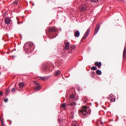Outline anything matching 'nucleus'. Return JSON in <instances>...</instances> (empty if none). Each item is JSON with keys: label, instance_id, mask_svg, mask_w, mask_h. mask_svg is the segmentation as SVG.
<instances>
[{"label": "nucleus", "instance_id": "1", "mask_svg": "<svg viewBox=\"0 0 126 126\" xmlns=\"http://www.w3.org/2000/svg\"><path fill=\"white\" fill-rule=\"evenodd\" d=\"M87 107L86 106H84L83 107L82 109L80 110L79 114H82L83 116H86L88 113L87 111Z\"/></svg>", "mask_w": 126, "mask_h": 126}, {"label": "nucleus", "instance_id": "2", "mask_svg": "<svg viewBox=\"0 0 126 126\" xmlns=\"http://www.w3.org/2000/svg\"><path fill=\"white\" fill-rule=\"evenodd\" d=\"M74 50H75V45H71L70 48H69L68 53L69 54H72V53L74 52Z\"/></svg>", "mask_w": 126, "mask_h": 126}, {"label": "nucleus", "instance_id": "3", "mask_svg": "<svg viewBox=\"0 0 126 126\" xmlns=\"http://www.w3.org/2000/svg\"><path fill=\"white\" fill-rule=\"evenodd\" d=\"M79 9L80 11H85L87 9V5H81L79 6Z\"/></svg>", "mask_w": 126, "mask_h": 126}, {"label": "nucleus", "instance_id": "4", "mask_svg": "<svg viewBox=\"0 0 126 126\" xmlns=\"http://www.w3.org/2000/svg\"><path fill=\"white\" fill-rule=\"evenodd\" d=\"M90 32V29H88L87 31H86V33H85L84 36L82 38V41L85 40L86 38H87V36H88V34Z\"/></svg>", "mask_w": 126, "mask_h": 126}, {"label": "nucleus", "instance_id": "5", "mask_svg": "<svg viewBox=\"0 0 126 126\" xmlns=\"http://www.w3.org/2000/svg\"><path fill=\"white\" fill-rule=\"evenodd\" d=\"M99 29H100V24L99 23H98L96 25V26L95 30H94V35H96V34H97V33H98V31H99Z\"/></svg>", "mask_w": 126, "mask_h": 126}, {"label": "nucleus", "instance_id": "6", "mask_svg": "<svg viewBox=\"0 0 126 126\" xmlns=\"http://www.w3.org/2000/svg\"><path fill=\"white\" fill-rule=\"evenodd\" d=\"M64 43L65 44V46H64V50H69V42H65V41H64Z\"/></svg>", "mask_w": 126, "mask_h": 126}, {"label": "nucleus", "instance_id": "7", "mask_svg": "<svg viewBox=\"0 0 126 126\" xmlns=\"http://www.w3.org/2000/svg\"><path fill=\"white\" fill-rule=\"evenodd\" d=\"M48 32L49 33H52V32H57V30L55 28H49Z\"/></svg>", "mask_w": 126, "mask_h": 126}, {"label": "nucleus", "instance_id": "8", "mask_svg": "<svg viewBox=\"0 0 126 126\" xmlns=\"http://www.w3.org/2000/svg\"><path fill=\"white\" fill-rule=\"evenodd\" d=\"M94 65L95 66H97L98 68H101V66H102V63L101 62H96L94 63Z\"/></svg>", "mask_w": 126, "mask_h": 126}, {"label": "nucleus", "instance_id": "9", "mask_svg": "<svg viewBox=\"0 0 126 126\" xmlns=\"http://www.w3.org/2000/svg\"><path fill=\"white\" fill-rule=\"evenodd\" d=\"M4 22L6 24H9V23H10V19L8 18H6L5 19Z\"/></svg>", "mask_w": 126, "mask_h": 126}, {"label": "nucleus", "instance_id": "10", "mask_svg": "<svg viewBox=\"0 0 126 126\" xmlns=\"http://www.w3.org/2000/svg\"><path fill=\"white\" fill-rule=\"evenodd\" d=\"M9 92H10V89L9 87L8 89H6L5 91V95H8V94H9Z\"/></svg>", "mask_w": 126, "mask_h": 126}, {"label": "nucleus", "instance_id": "11", "mask_svg": "<svg viewBox=\"0 0 126 126\" xmlns=\"http://www.w3.org/2000/svg\"><path fill=\"white\" fill-rule=\"evenodd\" d=\"M80 35V32H79V31H76L74 33L75 37H79Z\"/></svg>", "mask_w": 126, "mask_h": 126}, {"label": "nucleus", "instance_id": "12", "mask_svg": "<svg viewBox=\"0 0 126 126\" xmlns=\"http://www.w3.org/2000/svg\"><path fill=\"white\" fill-rule=\"evenodd\" d=\"M76 105V103L75 102H71L69 104H68V106H71V107H74Z\"/></svg>", "mask_w": 126, "mask_h": 126}, {"label": "nucleus", "instance_id": "13", "mask_svg": "<svg viewBox=\"0 0 126 126\" xmlns=\"http://www.w3.org/2000/svg\"><path fill=\"white\" fill-rule=\"evenodd\" d=\"M126 57V47H125L124 50L123 51V59H125Z\"/></svg>", "mask_w": 126, "mask_h": 126}, {"label": "nucleus", "instance_id": "14", "mask_svg": "<svg viewBox=\"0 0 126 126\" xmlns=\"http://www.w3.org/2000/svg\"><path fill=\"white\" fill-rule=\"evenodd\" d=\"M60 74H61V71L60 70H58L55 73V76H59Z\"/></svg>", "mask_w": 126, "mask_h": 126}, {"label": "nucleus", "instance_id": "15", "mask_svg": "<svg viewBox=\"0 0 126 126\" xmlns=\"http://www.w3.org/2000/svg\"><path fill=\"white\" fill-rule=\"evenodd\" d=\"M40 89H41V87H40V86H38L37 87L34 88V91H39Z\"/></svg>", "mask_w": 126, "mask_h": 126}, {"label": "nucleus", "instance_id": "16", "mask_svg": "<svg viewBox=\"0 0 126 126\" xmlns=\"http://www.w3.org/2000/svg\"><path fill=\"white\" fill-rule=\"evenodd\" d=\"M96 74H98V75H101V74H102V71L100 70H97L96 71Z\"/></svg>", "mask_w": 126, "mask_h": 126}, {"label": "nucleus", "instance_id": "17", "mask_svg": "<svg viewBox=\"0 0 126 126\" xmlns=\"http://www.w3.org/2000/svg\"><path fill=\"white\" fill-rule=\"evenodd\" d=\"M19 86L20 88H23V87H24V84L22 82L20 83L19 84Z\"/></svg>", "mask_w": 126, "mask_h": 126}, {"label": "nucleus", "instance_id": "18", "mask_svg": "<svg viewBox=\"0 0 126 126\" xmlns=\"http://www.w3.org/2000/svg\"><path fill=\"white\" fill-rule=\"evenodd\" d=\"M48 37L49 39H54V38H56V36H53V34H49Z\"/></svg>", "mask_w": 126, "mask_h": 126}, {"label": "nucleus", "instance_id": "19", "mask_svg": "<svg viewBox=\"0 0 126 126\" xmlns=\"http://www.w3.org/2000/svg\"><path fill=\"white\" fill-rule=\"evenodd\" d=\"M62 108H63V109H65V107H66V104L63 103L61 105Z\"/></svg>", "mask_w": 126, "mask_h": 126}, {"label": "nucleus", "instance_id": "20", "mask_svg": "<svg viewBox=\"0 0 126 126\" xmlns=\"http://www.w3.org/2000/svg\"><path fill=\"white\" fill-rule=\"evenodd\" d=\"M95 75V72H91V77H94V75Z\"/></svg>", "mask_w": 126, "mask_h": 126}, {"label": "nucleus", "instance_id": "21", "mask_svg": "<svg viewBox=\"0 0 126 126\" xmlns=\"http://www.w3.org/2000/svg\"><path fill=\"white\" fill-rule=\"evenodd\" d=\"M91 68H92V70H96L97 69V67L92 66Z\"/></svg>", "mask_w": 126, "mask_h": 126}, {"label": "nucleus", "instance_id": "22", "mask_svg": "<svg viewBox=\"0 0 126 126\" xmlns=\"http://www.w3.org/2000/svg\"><path fill=\"white\" fill-rule=\"evenodd\" d=\"M34 83L35 84V85H36V86H39L40 85V84L36 81H34Z\"/></svg>", "mask_w": 126, "mask_h": 126}, {"label": "nucleus", "instance_id": "23", "mask_svg": "<svg viewBox=\"0 0 126 126\" xmlns=\"http://www.w3.org/2000/svg\"><path fill=\"white\" fill-rule=\"evenodd\" d=\"M1 126H4V123H3V119H1Z\"/></svg>", "mask_w": 126, "mask_h": 126}, {"label": "nucleus", "instance_id": "24", "mask_svg": "<svg viewBox=\"0 0 126 126\" xmlns=\"http://www.w3.org/2000/svg\"><path fill=\"white\" fill-rule=\"evenodd\" d=\"M28 44L29 46V48H31L32 46H33V43H28Z\"/></svg>", "mask_w": 126, "mask_h": 126}, {"label": "nucleus", "instance_id": "25", "mask_svg": "<svg viewBox=\"0 0 126 126\" xmlns=\"http://www.w3.org/2000/svg\"><path fill=\"white\" fill-rule=\"evenodd\" d=\"M90 1L92 2H97L98 1V0H90Z\"/></svg>", "mask_w": 126, "mask_h": 126}, {"label": "nucleus", "instance_id": "26", "mask_svg": "<svg viewBox=\"0 0 126 126\" xmlns=\"http://www.w3.org/2000/svg\"><path fill=\"white\" fill-rule=\"evenodd\" d=\"M70 99H73V98H74V95H73V94H71L70 96Z\"/></svg>", "mask_w": 126, "mask_h": 126}, {"label": "nucleus", "instance_id": "27", "mask_svg": "<svg viewBox=\"0 0 126 126\" xmlns=\"http://www.w3.org/2000/svg\"><path fill=\"white\" fill-rule=\"evenodd\" d=\"M111 102H116V98H111L110 99Z\"/></svg>", "mask_w": 126, "mask_h": 126}, {"label": "nucleus", "instance_id": "28", "mask_svg": "<svg viewBox=\"0 0 126 126\" xmlns=\"http://www.w3.org/2000/svg\"><path fill=\"white\" fill-rule=\"evenodd\" d=\"M16 90H15V88H13L12 90H11V92L12 93H13L14 92H15Z\"/></svg>", "mask_w": 126, "mask_h": 126}, {"label": "nucleus", "instance_id": "29", "mask_svg": "<svg viewBox=\"0 0 126 126\" xmlns=\"http://www.w3.org/2000/svg\"><path fill=\"white\" fill-rule=\"evenodd\" d=\"M8 101V99L7 98H5L4 99V102H5V103H6V102H7Z\"/></svg>", "mask_w": 126, "mask_h": 126}, {"label": "nucleus", "instance_id": "30", "mask_svg": "<svg viewBox=\"0 0 126 126\" xmlns=\"http://www.w3.org/2000/svg\"><path fill=\"white\" fill-rule=\"evenodd\" d=\"M14 4H17L18 3V2L16 0L13 2Z\"/></svg>", "mask_w": 126, "mask_h": 126}, {"label": "nucleus", "instance_id": "31", "mask_svg": "<svg viewBox=\"0 0 126 126\" xmlns=\"http://www.w3.org/2000/svg\"><path fill=\"white\" fill-rule=\"evenodd\" d=\"M47 67H44L43 68V70L44 71H46V70H47Z\"/></svg>", "mask_w": 126, "mask_h": 126}, {"label": "nucleus", "instance_id": "32", "mask_svg": "<svg viewBox=\"0 0 126 126\" xmlns=\"http://www.w3.org/2000/svg\"><path fill=\"white\" fill-rule=\"evenodd\" d=\"M40 79H41V80H45V79H46V78H45V77H41V78H40Z\"/></svg>", "mask_w": 126, "mask_h": 126}, {"label": "nucleus", "instance_id": "33", "mask_svg": "<svg viewBox=\"0 0 126 126\" xmlns=\"http://www.w3.org/2000/svg\"><path fill=\"white\" fill-rule=\"evenodd\" d=\"M1 96H2V92H1V91H0V97Z\"/></svg>", "mask_w": 126, "mask_h": 126}, {"label": "nucleus", "instance_id": "34", "mask_svg": "<svg viewBox=\"0 0 126 126\" xmlns=\"http://www.w3.org/2000/svg\"><path fill=\"white\" fill-rule=\"evenodd\" d=\"M95 125H96V126H99V125H98V122H95Z\"/></svg>", "mask_w": 126, "mask_h": 126}, {"label": "nucleus", "instance_id": "35", "mask_svg": "<svg viewBox=\"0 0 126 126\" xmlns=\"http://www.w3.org/2000/svg\"><path fill=\"white\" fill-rule=\"evenodd\" d=\"M72 126H76V124H72Z\"/></svg>", "mask_w": 126, "mask_h": 126}, {"label": "nucleus", "instance_id": "36", "mask_svg": "<svg viewBox=\"0 0 126 126\" xmlns=\"http://www.w3.org/2000/svg\"><path fill=\"white\" fill-rule=\"evenodd\" d=\"M103 122H102V121H100V124H101V125H103Z\"/></svg>", "mask_w": 126, "mask_h": 126}, {"label": "nucleus", "instance_id": "37", "mask_svg": "<svg viewBox=\"0 0 126 126\" xmlns=\"http://www.w3.org/2000/svg\"><path fill=\"white\" fill-rule=\"evenodd\" d=\"M18 24H20V23H19V22H18Z\"/></svg>", "mask_w": 126, "mask_h": 126}, {"label": "nucleus", "instance_id": "38", "mask_svg": "<svg viewBox=\"0 0 126 126\" xmlns=\"http://www.w3.org/2000/svg\"><path fill=\"white\" fill-rule=\"evenodd\" d=\"M1 74V72H0V75Z\"/></svg>", "mask_w": 126, "mask_h": 126}, {"label": "nucleus", "instance_id": "39", "mask_svg": "<svg viewBox=\"0 0 126 126\" xmlns=\"http://www.w3.org/2000/svg\"><path fill=\"white\" fill-rule=\"evenodd\" d=\"M26 45H27V44L25 45V47H26Z\"/></svg>", "mask_w": 126, "mask_h": 126}, {"label": "nucleus", "instance_id": "40", "mask_svg": "<svg viewBox=\"0 0 126 126\" xmlns=\"http://www.w3.org/2000/svg\"><path fill=\"white\" fill-rule=\"evenodd\" d=\"M15 86H16V85H15Z\"/></svg>", "mask_w": 126, "mask_h": 126}]
</instances>
